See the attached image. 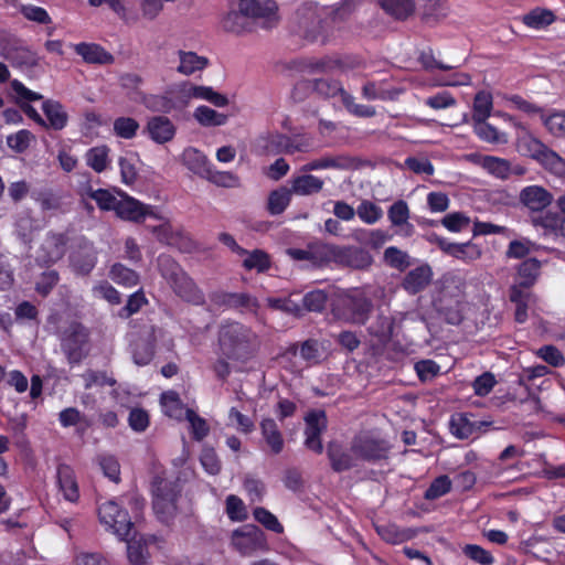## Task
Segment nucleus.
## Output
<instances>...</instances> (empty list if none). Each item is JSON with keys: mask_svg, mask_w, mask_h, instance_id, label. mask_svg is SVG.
<instances>
[{"mask_svg": "<svg viewBox=\"0 0 565 565\" xmlns=\"http://www.w3.org/2000/svg\"><path fill=\"white\" fill-rule=\"evenodd\" d=\"M42 109L49 121V127L55 130H61L66 126L67 114L58 102L46 100L43 103Z\"/></svg>", "mask_w": 565, "mask_h": 565, "instance_id": "nucleus-44", "label": "nucleus"}, {"mask_svg": "<svg viewBox=\"0 0 565 565\" xmlns=\"http://www.w3.org/2000/svg\"><path fill=\"white\" fill-rule=\"evenodd\" d=\"M372 309V301L359 290L339 295L332 305L334 318L353 324H364Z\"/></svg>", "mask_w": 565, "mask_h": 565, "instance_id": "nucleus-3", "label": "nucleus"}, {"mask_svg": "<svg viewBox=\"0 0 565 565\" xmlns=\"http://www.w3.org/2000/svg\"><path fill=\"white\" fill-rule=\"evenodd\" d=\"M98 516L100 523L110 529L120 540H127L131 535L134 524L130 516L114 500L99 505Z\"/></svg>", "mask_w": 565, "mask_h": 565, "instance_id": "nucleus-8", "label": "nucleus"}, {"mask_svg": "<svg viewBox=\"0 0 565 565\" xmlns=\"http://www.w3.org/2000/svg\"><path fill=\"white\" fill-rule=\"evenodd\" d=\"M351 167V159L345 156H323L311 160L301 167V172H311L326 169L345 170Z\"/></svg>", "mask_w": 565, "mask_h": 565, "instance_id": "nucleus-33", "label": "nucleus"}, {"mask_svg": "<svg viewBox=\"0 0 565 565\" xmlns=\"http://www.w3.org/2000/svg\"><path fill=\"white\" fill-rule=\"evenodd\" d=\"M492 95L489 92H478L473 99L472 121L487 120L492 111Z\"/></svg>", "mask_w": 565, "mask_h": 565, "instance_id": "nucleus-49", "label": "nucleus"}, {"mask_svg": "<svg viewBox=\"0 0 565 565\" xmlns=\"http://www.w3.org/2000/svg\"><path fill=\"white\" fill-rule=\"evenodd\" d=\"M376 532L384 541L391 544H401L411 539V534L407 531L401 530L395 524L376 525Z\"/></svg>", "mask_w": 565, "mask_h": 565, "instance_id": "nucleus-56", "label": "nucleus"}, {"mask_svg": "<svg viewBox=\"0 0 565 565\" xmlns=\"http://www.w3.org/2000/svg\"><path fill=\"white\" fill-rule=\"evenodd\" d=\"M254 519L259 522L267 530L280 534L284 532L282 524L278 521L277 516L263 507H257L253 511Z\"/></svg>", "mask_w": 565, "mask_h": 565, "instance_id": "nucleus-62", "label": "nucleus"}, {"mask_svg": "<svg viewBox=\"0 0 565 565\" xmlns=\"http://www.w3.org/2000/svg\"><path fill=\"white\" fill-rule=\"evenodd\" d=\"M292 194L291 189L286 186H280L271 191L267 200V210L269 214H281L290 204Z\"/></svg>", "mask_w": 565, "mask_h": 565, "instance_id": "nucleus-42", "label": "nucleus"}, {"mask_svg": "<svg viewBox=\"0 0 565 565\" xmlns=\"http://www.w3.org/2000/svg\"><path fill=\"white\" fill-rule=\"evenodd\" d=\"M537 248L539 246L529 238L514 239L509 243L505 256L508 258L522 259Z\"/></svg>", "mask_w": 565, "mask_h": 565, "instance_id": "nucleus-59", "label": "nucleus"}, {"mask_svg": "<svg viewBox=\"0 0 565 565\" xmlns=\"http://www.w3.org/2000/svg\"><path fill=\"white\" fill-rule=\"evenodd\" d=\"M119 196V204L117 205L116 215L125 221L140 223L147 216L163 220L162 216L154 212L153 206L143 204L139 200L128 195L122 190H115Z\"/></svg>", "mask_w": 565, "mask_h": 565, "instance_id": "nucleus-10", "label": "nucleus"}, {"mask_svg": "<svg viewBox=\"0 0 565 565\" xmlns=\"http://www.w3.org/2000/svg\"><path fill=\"white\" fill-rule=\"evenodd\" d=\"M87 195L93 199L98 207L104 211H115L119 204V196L106 189H88Z\"/></svg>", "mask_w": 565, "mask_h": 565, "instance_id": "nucleus-53", "label": "nucleus"}, {"mask_svg": "<svg viewBox=\"0 0 565 565\" xmlns=\"http://www.w3.org/2000/svg\"><path fill=\"white\" fill-rule=\"evenodd\" d=\"M218 347L221 354L241 363L252 360L260 347L258 334L248 326L226 321L220 327Z\"/></svg>", "mask_w": 565, "mask_h": 565, "instance_id": "nucleus-1", "label": "nucleus"}, {"mask_svg": "<svg viewBox=\"0 0 565 565\" xmlns=\"http://www.w3.org/2000/svg\"><path fill=\"white\" fill-rule=\"evenodd\" d=\"M262 436L274 455H278L284 449L282 434L273 418H264L260 423Z\"/></svg>", "mask_w": 565, "mask_h": 565, "instance_id": "nucleus-34", "label": "nucleus"}, {"mask_svg": "<svg viewBox=\"0 0 565 565\" xmlns=\"http://www.w3.org/2000/svg\"><path fill=\"white\" fill-rule=\"evenodd\" d=\"M0 49L6 58L20 64L32 65L36 61L35 54L20 39L6 30H0Z\"/></svg>", "mask_w": 565, "mask_h": 565, "instance_id": "nucleus-14", "label": "nucleus"}, {"mask_svg": "<svg viewBox=\"0 0 565 565\" xmlns=\"http://www.w3.org/2000/svg\"><path fill=\"white\" fill-rule=\"evenodd\" d=\"M285 154L308 153L315 149L313 137L303 131L284 134Z\"/></svg>", "mask_w": 565, "mask_h": 565, "instance_id": "nucleus-31", "label": "nucleus"}, {"mask_svg": "<svg viewBox=\"0 0 565 565\" xmlns=\"http://www.w3.org/2000/svg\"><path fill=\"white\" fill-rule=\"evenodd\" d=\"M536 161L551 173L565 178V159L548 147L544 149Z\"/></svg>", "mask_w": 565, "mask_h": 565, "instance_id": "nucleus-48", "label": "nucleus"}, {"mask_svg": "<svg viewBox=\"0 0 565 565\" xmlns=\"http://www.w3.org/2000/svg\"><path fill=\"white\" fill-rule=\"evenodd\" d=\"M181 489L175 482L157 478L152 483L153 511L161 522L168 523L177 513Z\"/></svg>", "mask_w": 565, "mask_h": 565, "instance_id": "nucleus-5", "label": "nucleus"}, {"mask_svg": "<svg viewBox=\"0 0 565 565\" xmlns=\"http://www.w3.org/2000/svg\"><path fill=\"white\" fill-rule=\"evenodd\" d=\"M284 134L270 132L259 136L254 145L253 151L257 156H277L285 153Z\"/></svg>", "mask_w": 565, "mask_h": 565, "instance_id": "nucleus-27", "label": "nucleus"}, {"mask_svg": "<svg viewBox=\"0 0 565 565\" xmlns=\"http://www.w3.org/2000/svg\"><path fill=\"white\" fill-rule=\"evenodd\" d=\"M56 477L64 499L70 502H76L79 498V490L73 469L67 465H60Z\"/></svg>", "mask_w": 565, "mask_h": 565, "instance_id": "nucleus-28", "label": "nucleus"}, {"mask_svg": "<svg viewBox=\"0 0 565 565\" xmlns=\"http://www.w3.org/2000/svg\"><path fill=\"white\" fill-rule=\"evenodd\" d=\"M316 92L319 96L323 98H332L337 95H340L341 100H343V93H347L340 82L330 78H320L315 81H300L295 85L294 88V97L297 99H301L302 96L299 94H306L308 92Z\"/></svg>", "mask_w": 565, "mask_h": 565, "instance_id": "nucleus-15", "label": "nucleus"}, {"mask_svg": "<svg viewBox=\"0 0 565 565\" xmlns=\"http://www.w3.org/2000/svg\"><path fill=\"white\" fill-rule=\"evenodd\" d=\"M185 418L190 424L193 439L200 441L207 436L210 427L204 418L190 408L185 409Z\"/></svg>", "mask_w": 565, "mask_h": 565, "instance_id": "nucleus-63", "label": "nucleus"}, {"mask_svg": "<svg viewBox=\"0 0 565 565\" xmlns=\"http://www.w3.org/2000/svg\"><path fill=\"white\" fill-rule=\"evenodd\" d=\"M211 306L216 309H237L255 312L258 301L247 292H227L223 290L213 291L209 296Z\"/></svg>", "mask_w": 565, "mask_h": 565, "instance_id": "nucleus-11", "label": "nucleus"}, {"mask_svg": "<svg viewBox=\"0 0 565 565\" xmlns=\"http://www.w3.org/2000/svg\"><path fill=\"white\" fill-rule=\"evenodd\" d=\"M332 469L335 472H342L358 466L359 457L351 450H342L339 446L330 444L327 450Z\"/></svg>", "mask_w": 565, "mask_h": 565, "instance_id": "nucleus-32", "label": "nucleus"}, {"mask_svg": "<svg viewBox=\"0 0 565 565\" xmlns=\"http://www.w3.org/2000/svg\"><path fill=\"white\" fill-rule=\"evenodd\" d=\"M520 203L531 212H543L553 202V194L541 185L523 188L519 194Z\"/></svg>", "mask_w": 565, "mask_h": 565, "instance_id": "nucleus-19", "label": "nucleus"}, {"mask_svg": "<svg viewBox=\"0 0 565 565\" xmlns=\"http://www.w3.org/2000/svg\"><path fill=\"white\" fill-rule=\"evenodd\" d=\"M381 8L396 20H405L415 11V0H379Z\"/></svg>", "mask_w": 565, "mask_h": 565, "instance_id": "nucleus-40", "label": "nucleus"}, {"mask_svg": "<svg viewBox=\"0 0 565 565\" xmlns=\"http://www.w3.org/2000/svg\"><path fill=\"white\" fill-rule=\"evenodd\" d=\"M97 263V252L93 242L86 237L78 238L77 250L72 255L75 270L82 275L89 274Z\"/></svg>", "mask_w": 565, "mask_h": 565, "instance_id": "nucleus-20", "label": "nucleus"}, {"mask_svg": "<svg viewBox=\"0 0 565 565\" xmlns=\"http://www.w3.org/2000/svg\"><path fill=\"white\" fill-rule=\"evenodd\" d=\"M157 266L161 277L182 300L194 306L205 303V295L189 274L170 256L160 254Z\"/></svg>", "mask_w": 565, "mask_h": 565, "instance_id": "nucleus-2", "label": "nucleus"}, {"mask_svg": "<svg viewBox=\"0 0 565 565\" xmlns=\"http://www.w3.org/2000/svg\"><path fill=\"white\" fill-rule=\"evenodd\" d=\"M160 329H157L156 327H151V330L147 338H140L138 339L132 345H131V355L134 363L138 366H145L148 365L153 356H154V342L157 339V332H160Z\"/></svg>", "mask_w": 565, "mask_h": 565, "instance_id": "nucleus-25", "label": "nucleus"}, {"mask_svg": "<svg viewBox=\"0 0 565 565\" xmlns=\"http://www.w3.org/2000/svg\"><path fill=\"white\" fill-rule=\"evenodd\" d=\"M138 161L136 153H127L118 159V166L120 169L121 182L126 185H131L136 182L138 171L136 163Z\"/></svg>", "mask_w": 565, "mask_h": 565, "instance_id": "nucleus-50", "label": "nucleus"}, {"mask_svg": "<svg viewBox=\"0 0 565 565\" xmlns=\"http://www.w3.org/2000/svg\"><path fill=\"white\" fill-rule=\"evenodd\" d=\"M479 163L488 173L498 179L505 180L512 174V166L507 159L484 156Z\"/></svg>", "mask_w": 565, "mask_h": 565, "instance_id": "nucleus-41", "label": "nucleus"}, {"mask_svg": "<svg viewBox=\"0 0 565 565\" xmlns=\"http://www.w3.org/2000/svg\"><path fill=\"white\" fill-rule=\"evenodd\" d=\"M373 262L371 254L358 246L338 245L337 266L350 267L354 269H364Z\"/></svg>", "mask_w": 565, "mask_h": 565, "instance_id": "nucleus-16", "label": "nucleus"}, {"mask_svg": "<svg viewBox=\"0 0 565 565\" xmlns=\"http://www.w3.org/2000/svg\"><path fill=\"white\" fill-rule=\"evenodd\" d=\"M337 250V244L313 239L305 248H288L286 253L294 260L308 262L315 268H322L335 265Z\"/></svg>", "mask_w": 565, "mask_h": 565, "instance_id": "nucleus-4", "label": "nucleus"}, {"mask_svg": "<svg viewBox=\"0 0 565 565\" xmlns=\"http://www.w3.org/2000/svg\"><path fill=\"white\" fill-rule=\"evenodd\" d=\"M394 328L392 317L384 313H379L371 322L367 331L371 337H374L380 344H385L391 340Z\"/></svg>", "mask_w": 565, "mask_h": 565, "instance_id": "nucleus-38", "label": "nucleus"}, {"mask_svg": "<svg viewBox=\"0 0 565 565\" xmlns=\"http://www.w3.org/2000/svg\"><path fill=\"white\" fill-rule=\"evenodd\" d=\"M178 55L180 63L177 71L186 76L192 75L195 72L203 71L209 64L207 57L198 55L192 51L180 50Z\"/></svg>", "mask_w": 565, "mask_h": 565, "instance_id": "nucleus-35", "label": "nucleus"}, {"mask_svg": "<svg viewBox=\"0 0 565 565\" xmlns=\"http://www.w3.org/2000/svg\"><path fill=\"white\" fill-rule=\"evenodd\" d=\"M77 55L87 64L110 65L115 62L114 55L100 44L81 42L71 44Z\"/></svg>", "mask_w": 565, "mask_h": 565, "instance_id": "nucleus-22", "label": "nucleus"}, {"mask_svg": "<svg viewBox=\"0 0 565 565\" xmlns=\"http://www.w3.org/2000/svg\"><path fill=\"white\" fill-rule=\"evenodd\" d=\"M194 118L205 127L223 126L227 121V116L207 106H199L193 114Z\"/></svg>", "mask_w": 565, "mask_h": 565, "instance_id": "nucleus-51", "label": "nucleus"}, {"mask_svg": "<svg viewBox=\"0 0 565 565\" xmlns=\"http://www.w3.org/2000/svg\"><path fill=\"white\" fill-rule=\"evenodd\" d=\"M452 482L447 475L435 478L427 490L424 498L426 500H436L451 491Z\"/></svg>", "mask_w": 565, "mask_h": 565, "instance_id": "nucleus-58", "label": "nucleus"}, {"mask_svg": "<svg viewBox=\"0 0 565 565\" xmlns=\"http://www.w3.org/2000/svg\"><path fill=\"white\" fill-rule=\"evenodd\" d=\"M489 425L490 423L484 420L473 422L467 414L461 413L454 414L449 420L450 433L459 439L470 438Z\"/></svg>", "mask_w": 565, "mask_h": 565, "instance_id": "nucleus-24", "label": "nucleus"}, {"mask_svg": "<svg viewBox=\"0 0 565 565\" xmlns=\"http://www.w3.org/2000/svg\"><path fill=\"white\" fill-rule=\"evenodd\" d=\"M324 182L322 179L303 172L300 175L292 177L290 180V189L294 194L300 196H309L319 193L323 189Z\"/></svg>", "mask_w": 565, "mask_h": 565, "instance_id": "nucleus-29", "label": "nucleus"}, {"mask_svg": "<svg viewBox=\"0 0 565 565\" xmlns=\"http://www.w3.org/2000/svg\"><path fill=\"white\" fill-rule=\"evenodd\" d=\"M516 147L522 156L530 157L536 161L547 146L530 132H525L518 138Z\"/></svg>", "mask_w": 565, "mask_h": 565, "instance_id": "nucleus-47", "label": "nucleus"}, {"mask_svg": "<svg viewBox=\"0 0 565 565\" xmlns=\"http://www.w3.org/2000/svg\"><path fill=\"white\" fill-rule=\"evenodd\" d=\"M238 8L263 29H273L279 23L278 6L274 0H239Z\"/></svg>", "mask_w": 565, "mask_h": 565, "instance_id": "nucleus-7", "label": "nucleus"}, {"mask_svg": "<svg viewBox=\"0 0 565 565\" xmlns=\"http://www.w3.org/2000/svg\"><path fill=\"white\" fill-rule=\"evenodd\" d=\"M409 207L403 200L394 202L387 210V217L392 226L397 227L396 234L409 237L415 232V226L408 222Z\"/></svg>", "mask_w": 565, "mask_h": 565, "instance_id": "nucleus-23", "label": "nucleus"}, {"mask_svg": "<svg viewBox=\"0 0 565 565\" xmlns=\"http://www.w3.org/2000/svg\"><path fill=\"white\" fill-rule=\"evenodd\" d=\"M109 151L105 145L88 149L85 153L86 164L97 173L105 171L110 162Z\"/></svg>", "mask_w": 565, "mask_h": 565, "instance_id": "nucleus-43", "label": "nucleus"}, {"mask_svg": "<svg viewBox=\"0 0 565 565\" xmlns=\"http://www.w3.org/2000/svg\"><path fill=\"white\" fill-rule=\"evenodd\" d=\"M88 332L81 323L73 322L61 338V348L71 365L79 364L88 354Z\"/></svg>", "mask_w": 565, "mask_h": 565, "instance_id": "nucleus-6", "label": "nucleus"}, {"mask_svg": "<svg viewBox=\"0 0 565 565\" xmlns=\"http://www.w3.org/2000/svg\"><path fill=\"white\" fill-rule=\"evenodd\" d=\"M161 406L163 412L173 418H180L185 411L180 402L178 393L173 391L164 392L161 394Z\"/></svg>", "mask_w": 565, "mask_h": 565, "instance_id": "nucleus-60", "label": "nucleus"}, {"mask_svg": "<svg viewBox=\"0 0 565 565\" xmlns=\"http://www.w3.org/2000/svg\"><path fill=\"white\" fill-rule=\"evenodd\" d=\"M109 276L113 281L126 287H134L139 282V275L119 263L111 266Z\"/></svg>", "mask_w": 565, "mask_h": 565, "instance_id": "nucleus-52", "label": "nucleus"}, {"mask_svg": "<svg viewBox=\"0 0 565 565\" xmlns=\"http://www.w3.org/2000/svg\"><path fill=\"white\" fill-rule=\"evenodd\" d=\"M555 15L551 10L536 8L523 17L525 25L532 29H542L554 22Z\"/></svg>", "mask_w": 565, "mask_h": 565, "instance_id": "nucleus-54", "label": "nucleus"}, {"mask_svg": "<svg viewBox=\"0 0 565 565\" xmlns=\"http://www.w3.org/2000/svg\"><path fill=\"white\" fill-rule=\"evenodd\" d=\"M241 257L243 258L242 266L246 270L264 273L268 270L271 265L269 255L263 249H254L252 252L246 249V254Z\"/></svg>", "mask_w": 565, "mask_h": 565, "instance_id": "nucleus-45", "label": "nucleus"}, {"mask_svg": "<svg viewBox=\"0 0 565 565\" xmlns=\"http://www.w3.org/2000/svg\"><path fill=\"white\" fill-rule=\"evenodd\" d=\"M67 236L63 233L49 232L40 247L38 259L44 264L60 260L66 249Z\"/></svg>", "mask_w": 565, "mask_h": 565, "instance_id": "nucleus-17", "label": "nucleus"}, {"mask_svg": "<svg viewBox=\"0 0 565 565\" xmlns=\"http://www.w3.org/2000/svg\"><path fill=\"white\" fill-rule=\"evenodd\" d=\"M433 278L431 267L427 264L420 265L409 270L403 281L402 287L411 295H416L424 290Z\"/></svg>", "mask_w": 565, "mask_h": 565, "instance_id": "nucleus-26", "label": "nucleus"}, {"mask_svg": "<svg viewBox=\"0 0 565 565\" xmlns=\"http://www.w3.org/2000/svg\"><path fill=\"white\" fill-rule=\"evenodd\" d=\"M127 555L131 565H147L148 554L147 547L139 541L130 540V535L127 540Z\"/></svg>", "mask_w": 565, "mask_h": 565, "instance_id": "nucleus-64", "label": "nucleus"}, {"mask_svg": "<svg viewBox=\"0 0 565 565\" xmlns=\"http://www.w3.org/2000/svg\"><path fill=\"white\" fill-rule=\"evenodd\" d=\"M182 161L190 171L201 178L209 173L212 166L204 153L192 147L184 149Z\"/></svg>", "mask_w": 565, "mask_h": 565, "instance_id": "nucleus-36", "label": "nucleus"}, {"mask_svg": "<svg viewBox=\"0 0 565 565\" xmlns=\"http://www.w3.org/2000/svg\"><path fill=\"white\" fill-rule=\"evenodd\" d=\"M231 543L242 556H252L268 548L264 532L254 524H245L233 531Z\"/></svg>", "mask_w": 565, "mask_h": 565, "instance_id": "nucleus-9", "label": "nucleus"}, {"mask_svg": "<svg viewBox=\"0 0 565 565\" xmlns=\"http://www.w3.org/2000/svg\"><path fill=\"white\" fill-rule=\"evenodd\" d=\"M388 445L385 440L369 435L356 436L351 444V451L365 461H379L387 458Z\"/></svg>", "mask_w": 565, "mask_h": 565, "instance_id": "nucleus-12", "label": "nucleus"}, {"mask_svg": "<svg viewBox=\"0 0 565 565\" xmlns=\"http://www.w3.org/2000/svg\"><path fill=\"white\" fill-rule=\"evenodd\" d=\"M473 132L484 142L488 143H507L508 138L504 132L499 131L494 126L487 122V120L473 121Z\"/></svg>", "mask_w": 565, "mask_h": 565, "instance_id": "nucleus-46", "label": "nucleus"}, {"mask_svg": "<svg viewBox=\"0 0 565 565\" xmlns=\"http://www.w3.org/2000/svg\"><path fill=\"white\" fill-rule=\"evenodd\" d=\"M305 423L303 444L306 448L316 454H321L323 451L321 435L326 431L328 425L326 413L323 411H312L306 415Z\"/></svg>", "mask_w": 565, "mask_h": 565, "instance_id": "nucleus-13", "label": "nucleus"}, {"mask_svg": "<svg viewBox=\"0 0 565 565\" xmlns=\"http://www.w3.org/2000/svg\"><path fill=\"white\" fill-rule=\"evenodd\" d=\"M542 263L534 257H530L520 263L515 270V281H519L524 288H531L537 281L541 274Z\"/></svg>", "mask_w": 565, "mask_h": 565, "instance_id": "nucleus-30", "label": "nucleus"}, {"mask_svg": "<svg viewBox=\"0 0 565 565\" xmlns=\"http://www.w3.org/2000/svg\"><path fill=\"white\" fill-rule=\"evenodd\" d=\"M157 238L158 242L166 245H174L178 241L179 233L173 230L171 223L168 220L157 226L147 227Z\"/></svg>", "mask_w": 565, "mask_h": 565, "instance_id": "nucleus-61", "label": "nucleus"}, {"mask_svg": "<svg viewBox=\"0 0 565 565\" xmlns=\"http://www.w3.org/2000/svg\"><path fill=\"white\" fill-rule=\"evenodd\" d=\"M541 119L553 136L565 138V111L555 110L547 116L543 113Z\"/></svg>", "mask_w": 565, "mask_h": 565, "instance_id": "nucleus-57", "label": "nucleus"}, {"mask_svg": "<svg viewBox=\"0 0 565 565\" xmlns=\"http://www.w3.org/2000/svg\"><path fill=\"white\" fill-rule=\"evenodd\" d=\"M298 348L294 345L291 352L296 354ZM324 348L316 339H308L299 347V355L308 365L319 364L323 359Z\"/></svg>", "mask_w": 565, "mask_h": 565, "instance_id": "nucleus-39", "label": "nucleus"}, {"mask_svg": "<svg viewBox=\"0 0 565 565\" xmlns=\"http://www.w3.org/2000/svg\"><path fill=\"white\" fill-rule=\"evenodd\" d=\"M177 128L170 118L166 116H152L148 119L145 132L158 145L171 141L175 136Z\"/></svg>", "mask_w": 565, "mask_h": 565, "instance_id": "nucleus-21", "label": "nucleus"}, {"mask_svg": "<svg viewBox=\"0 0 565 565\" xmlns=\"http://www.w3.org/2000/svg\"><path fill=\"white\" fill-rule=\"evenodd\" d=\"M539 213V215L531 218L534 227L542 228L545 236L554 239L565 237V216L561 211H543Z\"/></svg>", "mask_w": 565, "mask_h": 565, "instance_id": "nucleus-18", "label": "nucleus"}, {"mask_svg": "<svg viewBox=\"0 0 565 565\" xmlns=\"http://www.w3.org/2000/svg\"><path fill=\"white\" fill-rule=\"evenodd\" d=\"M221 24L226 32H231L234 34H243L246 32H250L254 25L250 19L247 18V15H245L239 8L237 11H230L222 19Z\"/></svg>", "mask_w": 565, "mask_h": 565, "instance_id": "nucleus-37", "label": "nucleus"}, {"mask_svg": "<svg viewBox=\"0 0 565 565\" xmlns=\"http://www.w3.org/2000/svg\"><path fill=\"white\" fill-rule=\"evenodd\" d=\"M359 218L367 224L372 225L379 222L383 217V210L381 206L376 205L375 203L363 200L356 209V214Z\"/></svg>", "mask_w": 565, "mask_h": 565, "instance_id": "nucleus-55", "label": "nucleus"}]
</instances>
